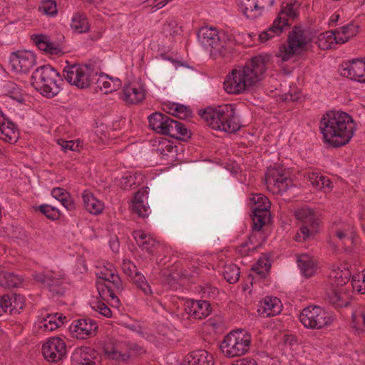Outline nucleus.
<instances>
[{
  "instance_id": "f257e3e1",
  "label": "nucleus",
  "mask_w": 365,
  "mask_h": 365,
  "mask_svg": "<svg viewBox=\"0 0 365 365\" xmlns=\"http://www.w3.org/2000/svg\"><path fill=\"white\" fill-rule=\"evenodd\" d=\"M270 58V55L261 53L234 68L224 81L225 91L237 95L251 90L264 78Z\"/></svg>"
},
{
  "instance_id": "f03ea898",
  "label": "nucleus",
  "mask_w": 365,
  "mask_h": 365,
  "mask_svg": "<svg viewBox=\"0 0 365 365\" xmlns=\"http://www.w3.org/2000/svg\"><path fill=\"white\" fill-rule=\"evenodd\" d=\"M319 130L325 143L339 148L349 143L356 131V125L348 113L331 110L321 117Z\"/></svg>"
},
{
  "instance_id": "7ed1b4c3",
  "label": "nucleus",
  "mask_w": 365,
  "mask_h": 365,
  "mask_svg": "<svg viewBox=\"0 0 365 365\" xmlns=\"http://www.w3.org/2000/svg\"><path fill=\"white\" fill-rule=\"evenodd\" d=\"M199 115L213 130L233 133L240 128L236 109L232 104L207 107L200 111Z\"/></svg>"
},
{
  "instance_id": "20e7f679",
  "label": "nucleus",
  "mask_w": 365,
  "mask_h": 365,
  "mask_svg": "<svg viewBox=\"0 0 365 365\" xmlns=\"http://www.w3.org/2000/svg\"><path fill=\"white\" fill-rule=\"evenodd\" d=\"M62 82L63 79L59 73L48 64L38 67L31 77L32 86L48 98L59 93Z\"/></svg>"
},
{
  "instance_id": "39448f33",
  "label": "nucleus",
  "mask_w": 365,
  "mask_h": 365,
  "mask_svg": "<svg viewBox=\"0 0 365 365\" xmlns=\"http://www.w3.org/2000/svg\"><path fill=\"white\" fill-rule=\"evenodd\" d=\"M299 6L300 4L295 0L284 1L278 16L274 19L272 25L259 35V41L265 43L274 36L281 34L284 28L289 24V21H293L298 17Z\"/></svg>"
},
{
  "instance_id": "423d86ee",
  "label": "nucleus",
  "mask_w": 365,
  "mask_h": 365,
  "mask_svg": "<svg viewBox=\"0 0 365 365\" xmlns=\"http://www.w3.org/2000/svg\"><path fill=\"white\" fill-rule=\"evenodd\" d=\"M63 68V76L66 81L71 86L80 89L90 88L97 79L98 71L91 65L73 63L67 61Z\"/></svg>"
},
{
  "instance_id": "0eeeda50",
  "label": "nucleus",
  "mask_w": 365,
  "mask_h": 365,
  "mask_svg": "<svg viewBox=\"0 0 365 365\" xmlns=\"http://www.w3.org/2000/svg\"><path fill=\"white\" fill-rule=\"evenodd\" d=\"M251 336L245 331L239 329L230 331L221 342L220 348L222 354L228 357L240 356L248 352L250 348Z\"/></svg>"
},
{
  "instance_id": "6e6552de",
  "label": "nucleus",
  "mask_w": 365,
  "mask_h": 365,
  "mask_svg": "<svg viewBox=\"0 0 365 365\" xmlns=\"http://www.w3.org/2000/svg\"><path fill=\"white\" fill-rule=\"evenodd\" d=\"M103 349L105 354L109 359L123 363H128L131 359L137 357L145 351L138 344L125 341L106 344Z\"/></svg>"
},
{
  "instance_id": "1a4fd4ad",
  "label": "nucleus",
  "mask_w": 365,
  "mask_h": 365,
  "mask_svg": "<svg viewBox=\"0 0 365 365\" xmlns=\"http://www.w3.org/2000/svg\"><path fill=\"white\" fill-rule=\"evenodd\" d=\"M297 218L301 221L300 230L296 234L297 242H304L312 237L318 231L320 225L319 214L314 210L302 207L296 212Z\"/></svg>"
},
{
  "instance_id": "9d476101",
  "label": "nucleus",
  "mask_w": 365,
  "mask_h": 365,
  "mask_svg": "<svg viewBox=\"0 0 365 365\" xmlns=\"http://www.w3.org/2000/svg\"><path fill=\"white\" fill-rule=\"evenodd\" d=\"M299 320L306 328L321 329L330 326L334 318L331 313L321 307L309 306L302 311Z\"/></svg>"
},
{
  "instance_id": "9b49d317",
  "label": "nucleus",
  "mask_w": 365,
  "mask_h": 365,
  "mask_svg": "<svg viewBox=\"0 0 365 365\" xmlns=\"http://www.w3.org/2000/svg\"><path fill=\"white\" fill-rule=\"evenodd\" d=\"M309 41V38L305 31L300 27L294 26L289 33L287 43L280 46L278 56L283 61H287L295 54L299 53Z\"/></svg>"
},
{
  "instance_id": "f8f14e48",
  "label": "nucleus",
  "mask_w": 365,
  "mask_h": 365,
  "mask_svg": "<svg viewBox=\"0 0 365 365\" xmlns=\"http://www.w3.org/2000/svg\"><path fill=\"white\" fill-rule=\"evenodd\" d=\"M267 190L273 194L282 195L292 186L291 178L285 175L284 170L280 167H269L265 173Z\"/></svg>"
},
{
  "instance_id": "ddd939ff",
  "label": "nucleus",
  "mask_w": 365,
  "mask_h": 365,
  "mask_svg": "<svg viewBox=\"0 0 365 365\" xmlns=\"http://www.w3.org/2000/svg\"><path fill=\"white\" fill-rule=\"evenodd\" d=\"M197 36L198 42L205 48H210L215 54L225 55L222 41L224 34L220 33L216 27L202 26L197 31Z\"/></svg>"
},
{
  "instance_id": "4468645a",
  "label": "nucleus",
  "mask_w": 365,
  "mask_h": 365,
  "mask_svg": "<svg viewBox=\"0 0 365 365\" xmlns=\"http://www.w3.org/2000/svg\"><path fill=\"white\" fill-rule=\"evenodd\" d=\"M42 354L44 359L52 363L62 360L66 354V345L60 337L49 338L42 346Z\"/></svg>"
},
{
  "instance_id": "2eb2a0df",
  "label": "nucleus",
  "mask_w": 365,
  "mask_h": 365,
  "mask_svg": "<svg viewBox=\"0 0 365 365\" xmlns=\"http://www.w3.org/2000/svg\"><path fill=\"white\" fill-rule=\"evenodd\" d=\"M33 277L36 282L44 284L53 295H63L64 294L65 288L63 286V274L61 272L54 273L53 272L49 273L41 272H35Z\"/></svg>"
},
{
  "instance_id": "dca6fc26",
  "label": "nucleus",
  "mask_w": 365,
  "mask_h": 365,
  "mask_svg": "<svg viewBox=\"0 0 365 365\" xmlns=\"http://www.w3.org/2000/svg\"><path fill=\"white\" fill-rule=\"evenodd\" d=\"M97 330L96 321L91 318L74 320L70 326L73 336L79 339H86L96 335Z\"/></svg>"
},
{
  "instance_id": "f3484780",
  "label": "nucleus",
  "mask_w": 365,
  "mask_h": 365,
  "mask_svg": "<svg viewBox=\"0 0 365 365\" xmlns=\"http://www.w3.org/2000/svg\"><path fill=\"white\" fill-rule=\"evenodd\" d=\"M9 62L16 72L27 73L34 66L36 57L33 52L17 51L11 54Z\"/></svg>"
},
{
  "instance_id": "a211bd4d",
  "label": "nucleus",
  "mask_w": 365,
  "mask_h": 365,
  "mask_svg": "<svg viewBox=\"0 0 365 365\" xmlns=\"http://www.w3.org/2000/svg\"><path fill=\"white\" fill-rule=\"evenodd\" d=\"M71 365H101L95 349L88 346L75 349L71 356Z\"/></svg>"
},
{
  "instance_id": "6ab92c4d",
  "label": "nucleus",
  "mask_w": 365,
  "mask_h": 365,
  "mask_svg": "<svg viewBox=\"0 0 365 365\" xmlns=\"http://www.w3.org/2000/svg\"><path fill=\"white\" fill-rule=\"evenodd\" d=\"M340 73L342 76L365 83V59L356 58L346 62Z\"/></svg>"
},
{
  "instance_id": "aec40b11",
  "label": "nucleus",
  "mask_w": 365,
  "mask_h": 365,
  "mask_svg": "<svg viewBox=\"0 0 365 365\" xmlns=\"http://www.w3.org/2000/svg\"><path fill=\"white\" fill-rule=\"evenodd\" d=\"M185 312L191 319L202 320L212 312L210 303L207 300H188L185 304Z\"/></svg>"
},
{
  "instance_id": "412c9836",
  "label": "nucleus",
  "mask_w": 365,
  "mask_h": 365,
  "mask_svg": "<svg viewBox=\"0 0 365 365\" xmlns=\"http://www.w3.org/2000/svg\"><path fill=\"white\" fill-rule=\"evenodd\" d=\"M268 6L274 4V0H269ZM266 6L265 0H240L239 10L247 18L254 19L262 14Z\"/></svg>"
},
{
  "instance_id": "4be33fe9",
  "label": "nucleus",
  "mask_w": 365,
  "mask_h": 365,
  "mask_svg": "<svg viewBox=\"0 0 365 365\" xmlns=\"http://www.w3.org/2000/svg\"><path fill=\"white\" fill-rule=\"evenodd\" d=\"M282 310V304L277 297L267 296L259 302L257 313L262 317H271L279 314Z\"/></svg>"
},
{
  "instance_id": "5701e85b",
  "label": "nucleus",
  "mask_w": 365,
  "mask_h": 365,
  "mask_svg": "<svg viewBox=\"0 0 365 365\" xmlns=\"http://www.w3.org/2000/svg\"><path fill=\"white\" fill-rule=\"evenodd\" d=\"M145 90L138 83H129L123 88L121 98L129 105H134L140 103L145 99Z\"/></svg>"
},
{
  "instance_id": "b1692460",
  "label": "nucleus",
  "mask_w": 365,
  "mask_h": 365,
  "mask_svg": "<svg viewBox=\"0 0 365 365\" xmlns=\"http://www.w3.org/2000/svg\"><path fill=\"white\" fill-rule=\"evenodd\" d=\"M324 300L335 308H341L348 305L346 294L341 292V288L326 284L324 287Z\"/></svg>"
},
{
  "instance_id": "393cba45",
  "label": "nucleus",
  "mask_w": 365,
  "mask_h": 365,
  "mask_svg": "<svg viewBox=\"0 0 365 365\" xmlns=\"http://www.w3.org/2000/svg\"><path fill=\"white\" fill-rule=\"evenodd\" d=\"M149 126L156 133L168 135L170 121L172 119L168 115L163 113L155 112L150 115L148 118Z\"/></svg>"
},
{
  "instance_id": "a878e982",
  "label": "nucleus",
  "mask_w": 365,
  "mask_h": 365,
  "mask_svg": "<svg viewBox=\"0 0 365 365\" xmlns=\"http://www.w3.org/2000/svg\"><path fill=\"white\" fill-rule=\"evenodd\" d=\"M83 205L84 209L92 215H98L102 212L104 209V204L98 200L88 190H84L82 194Z\"/></svg>"
},
{
  "instance_id": "bb28decb",
  "label": "nucleus",
  "mask_w": 365,
  "mask_h": 365,
  "mask_svg": "<svg viewBox=\"0 0 365 365\" xmlns=\"http://www.w3.org/2000/svg\"><path fill=\"white\" fill-rule=\"evenodd\" d=\"M132 235L136 244L142 250L153 254L157 242L150 235L141 230H134Z\"/></svg>"
},
{
  "instance_id": "cd10ccee",
  "label": "nucleus",
  "mask_w": 365,
  "mask_h": 365,
  "mask_svg": "<svg viewBox=\"0 0 365 365\" xmlns=\"http://www.w3.org/2000/svg\"><path fill=\"white\" fill-rule=\"evenodd\" d=\"M297 262L304 277L310 278L315 274L317 269V262L312 256L307 254L299 255Z\"/></svg>"
},
{
  "instance_id": "c85d7f7f",
  "label": "nucleus",
  "mask_w": 365,
  "mask_h": 365,
  "mask_svg": "<svg viewBox=\"0 0 365 365\" xmlns=\"http://www.w3.org/2000/svg\"><path fill=\"white\" fill-rule=\"evenodd\" d=\"M147 199V190L137 192L133 197V211L142 218L148 217L150 213V207L148 205Z\"/></svg>"
},
{
  "instance_id": "c756f323",
  "label": "nucleus",
  "mask_w": 365,
  "mask_h": 365,
  "mask_svg": "<svg viewBox=\"0 0 365 365\" xmlns=\"http://www.w3.org/2000/svg\"><path fill=\"white\" fill-rule=\"evenodd\" d=\"M32 40L39 49L50 54L58 55L62 51L59 44L51 41L48 36L35 34L32 36Z\"/></svg>"
},
{
  "instance_id": "7c9ffc66",
  "label": "nucleus",
  "mask_w": 365,
  "mask_h": 365,
  "mask_svg": "<svg viewBox=\"0 0 365 365\" xmlns=\"http://www.w3.org/2000/svg\"><path fill=\"white\" fill-rule=\"evenodd\" d=\"M333 235H335L341 241H350L353 243L354 227L350 223L339 221L334 222L331 228Z\"/></svg>"
},
{
  "instance_id": "2f4dec72",
  "label": "nucleus",
  "mask_w": 365,
  "mask_h": 365,
  "mask_svg": "<svg viewBox=\"0 0 365 365\" xmlns=\"http://www.w3.org/2000/svg\"><path fill=\"white\" fill-rule=\"evenodd\" d=\"M0 138L5 142H15L17 138L16 126L9 120L0 110Z\"/></svg>"
},
{
  "instance_id": "473e14b6",
  "label": "nucleus",
  "mask_w": 365,
  "mask_h": 365,
  "mask_svg": "<svg viewBox=\"0 0 365 365\" xmlns=\"http://www.w3.org/2000/svg\"><path fill=\"white\" fill-rule=\"evenodd\" d=\"M96 284L98 294L103 301L119 303V299L116 294L122 291H117L112 284L101 280H97Z\"/></svg>"
},
{
  "instance_id": "72a5a7b5",
  "label": "nucleus",
  "mask_w": 365,
  "mask_h": 365,
  "mask_svg": "<svg viewBox=\"0 0 365 365\" xmlns=\"http://www.w3.org/2000/svg\"><path fill=\"white\" fill-rule=\"evenodd\" d=\"M109 269L107 270H101L98 274V280L112 284L115 287L117 291H123V285L121 279L117 273L113 264L109 265Z\"/></svg>"
},
{
  "instance_id": "f704fd0d",
  "label": "nucleus",
  "mask_w": 365,
  "mask_h": 365,
  "mask_svg": "<svg viewBox=\"0 0 365 365\" xmlns=\"http://www.w3.org/2000/svg\"><path fill=\"white\" fill-rule=\"evenodd\" d=\"M263 205L262 208H253L252 211V231L260 233L259 231L265 223L269 221L270 217V212Z\"/></svg>"
},
{
  "instance_id": "c9c22d12",
  "label": "nucleus",
  "mask_w": 365,
  "mask_h": 365,
  "mask_svg": "<svg viewBox=\"0 0 365 365\" xmlns=\"http://www.w3.org/2000/svg\"><path fill=\"white\" fill-rule=\"evenodd\" d=\"M317 43L322 50L331 49L334 48L335 45L340 44L335 30L321 33L318 36Z\"/></svg>"
},
{
  "instance_id": "e433bc0d",
  "label": "nucleus",
  "mask_w": 365,
  "mask_h": 365,
  "mask_svg": "<svg viewBox=\"0 0 365 365\" xmlns=\"http://www.w3.org/2000/svg\"><path fill=\"white\" fill-rule=\"evenodd\" d=\"M184 365H214V362L211 355L200 351L187 355Z\"/></svg>"
},
{
  "instance_id": "4c0bfd02",
  "label": "nucleus",
  "mask_w": 365,
  "mask_h": 365,
  "mask_svg": "<svg viewBox=\"0 0 365 365\" xmlns=\"http://www.w3.org/2000/svg\"><path fill=\"white\" fill-rule=\"evenodd\" d=\"M58 313L54 314H46L45 316L42 317V319L39 322V327L45 331H51L56 329L61 324H63V321L66 317H62L61 316L57 317Z\"/></svg>"
},
{
  "instance_id": "58836bf2",
  "label": "nucleus",
  "mask_w": 365,
  "mask_h": 365,
  "mask_svg": "<svg viewBox=\"0 0 365 365\" xmlns=\"http://www.w3.org/2000/svg\"><path fill=\"white\" fill-rule=\"evenodd\" d=\"M22 278L14 272L0 271V286L6 289L19 287L22 283Z\"/></svg>"
},
{
  "instance_id": "ea45409f",
  "label": "nucleus",
  "mask_w": 365,
  "mask_h": 365,
  "mask_svg": "<svg viewBox=\"0 0 365 365\" xmlns=\"http://www.w3.org/2000/svg\"><path fill=\"white\" fill-rule=\"evenodd\" d=\"M70 26L73 31L77 34H84L90 29L87 17L80 13H76L73 15Z\"/></svg>"
},
{
  "instance_id": "a19ab883",
  "label": "nucleus",
  "mask_w": 365,
  "mask_h": 365,
  "mask_svg": "<svg viewBox=\"0 0 365 365\" xmlns=\"http://www.w3.org/2000/svg\"><path fill=\"white\" fill-rule=\"evenodd\" d=\"M170 123L169 136L179 140H185L190 137V130L187 129L183 123L174 119H172Z\"/></svg>"
},
{
  "instance_id": "79ce46f5",
  "label": "nucleus",
  "mask_w": 365,
  "mask_h": 365,
  "mask_svg": "<svg viewBox=\"0 0 365 365\" xmlns=\"http://www.w3.org/2000/svg\"><path fill=\"white\" fill-rule=\"evenodd\" d=\"M339 38V42L342 44L346 42L350 38L356 36L359 32V26L354 24L349 23L341 27L335 29Z\"/></svg>"
},
{
  "instance_id": "37998d69",
  "label": "nucleus",
  "mask_w": 365,
  "mask_h": 365,
  "mask_svg": "<svg viewBox=\"0 0 365 365\" xmlns=\"http://www.w3.org/2000/svg\"><path fill=\"white\" fill-rule=\"evenodd\" d=\"M348 281L349 274L347 272L337 269L331 271L327 284L341 288Z\"/></svg>"
},
{
  "instance_id": "c03bdc74",
  "label": "nucleus",
  "mask_w": 365,
  "mask_h": 365,
  "mask_svg": "<svg viewBox=\"0 0 365 365\" xmlns=\"http://www.w3.org/2000/svg\"><path fill=\"white\" fill-rule=\"evenodd\" d=\"M131 282L135 288L140 291L145 296L150 297L153 294L151 287L147 281L145 277L140 272H136L131 279Z\"/></svg>"
},
{
  "instance_id": "a18cd8bd",
  "label": "nucleus",
  "mask_w": 365,
  "mask_h": 365,
  "mask_svg": "<svg viewBox=\"0 0 365 365\" xmlns=\"http://www.w3.org/2000/svg\"><path fill=\"white\" fill-rule=\"evenodd\" d=\"M352 326L356 330L365 331V307H358L352 312Z\"/></svg>"
},
{
  "instance_id": "49530a36",
  "label": "nucleus",
  "mask_w": 365,
  "mask_h": 365,
  "mask_svg": "<svg viewBox=\"0 0 365 365\" xmlns=\"http://www.w3.org/2000/svg\"><path fill=\"white\" fill-rule=\"evenodd\" d=\"M223 277L230 284L236 283L240 278V268L234 264H227L224 267Z\"/></svg>"
},
{
  "instance_id": "de8ad7c7",
  "label": "nucleus",
  "mask_w": 365,
  "mask_h": 365,
  "mask_svg": "<svg viewBox=\"0 0 365 365\" xmlns=\"http://www.w3.org/2000/svg\"><path fill=\"white\" fill-rule=\"evenodd\" d=\"M271 267L269 259L264 256L260 257L257 262L253 265L252 270L259 277H265Z\"/></svg>"
},
{
  "instance_id": "09e8293b",
  "label": "nucleus",
  "mask_w": 365,
  "mask_h": 365,
  "mask_svg": "<svg viewBox=\"0 0 365 365\" xmlns=\"http://www.w3.org/2000/svg\"><path fill=\"white\" fill-rule=\"evenodd\" d=\"M10 302H11L10 307V314H19L25 307V298L21 294L9 295Z\"/></svg>"
},
{
  "instance_id": "8fccbe9b",
  "label": "nucleus",
  "mask_w": 365,
  "mask_h": 365,
  "mask_svg": "<svg viewBox=\"0 0 365 365\" xmlns=\"http://www.w3.org/2000/svg\"><path fill=\"white\" fill-rule=\"evenodd\" d=\"M163 31L167 36L175 37L181 34L182 29L175 20L171 19L164 23Z\"/></svg>"
},
{
  "instance_id": "3c124183",
  "label": "nucleus",
  "mask_w": 365,
  "mask_h": 365,
  "mask_svg": "<svg viewBox=\"0 0 365 365\" xmlns=\"http://www.w3.org/2000/svg\"><path fill=\"white\" fill-rule=\"evenodd\" d=\"M38 10L43 14L54 16L58 13L56 2L54 0H43L39 5Z\"/></svg>"
},
{
  "instance_id": "603ef678",
  "label": "nucleus",
  "mask_w": 365,
  "mask_h": 365,
  "mask_svg": "<svg viewBox=\"0 0 365 365\" xmlns=\"http://www.w3.org/2000/svg\"><path fill=\"white\" fill-rule=\"evenodd\" d=\"M351 285L354 290L359 294H365V273L354 275L351 279Z\"/></svg>"
},
{
  "instance_id": "864d4df0",
  "label": "nucleus",
  "mask_w": 365,
  "mask_h": 365,
  "mask_svg": "<svg viewBox=\"0 0 365 365\" xmlns=\"http://www.w3.org/2000/svg\"><path fill=\"white\" fill-rule=\"evenodd\" d=\"M108 76L104 73H100L97 75V79L93 84H96L97 87L100 89H105V93L112 92L115 90V87L111 85V83L109 80H108Z\"/></svg>"
},
{
  "instance_id": "5fc2aeb1",
  "label": "nucleus",
  "mask_w": 365,
  "mask_h": 365,
  "mask_svg": "<svg viewBox=\"0 0 365 365\" xmlns=\"http://www.w3.org/2000/svg\"><path fill=\"white\" fill-rule=\"evenodd\" d=\"M38 210L47 218L52 220L58 219L60 216L58 210L48 205H41L38 207Z\"/></svg>"
},
{
  "instance_id": "6e6d98bb",
  "label": "nucleus",
  "mask_w": 365,
  "mask_h": 365,
  "mask_svg": "<svg viewBox=\"0 0 365 365\" xmlns=\"http://www.w3.org/2000/svg\"><path fill=\"white\" fill-rule=\"evenodd\" d=\"M91 308L98 312L103 316L109 318L112 316V312L110 309L103 302L94 300L91 302Z\"/></svg>"
},
{
  "instance_id": "4d7b16f0",
  "label": "nucleus",
  "mask_w": 365,
  "mask_h": 365,
  "mask_svg": "<svg viewBox=\"0 0 365 365\" xmlns=\"http://www.w3.org/2000/svg\"><path fill=\"white\" fill-rule=\"evenodd\" d=\"M137 183H139V182L137 181L136 175L128 173L122 177L120 187L124 190H130Z\"/></svg>"
},
{
  "instance_id": "13d9d810",
  "label": "nucleus",
  "mask_w": 365,
  "mask_h": 365,
  "mask_svg": "<svg viewBox=\"0 0 365 365\" xmlns=\"http://www.w3.org/2000/svg\"><path fill=\"white\" fill-rule=\"evenodd\" d=\"M123 272L131 279L136 272H140L135 264L129 259H124L122 263Z\"/></svg>"
},
{
  "instance_id": "bf43d9fd",
  "label": "nucleus",
  "mask_w": 365,
  "mask_h": 365,
  "mask_svg": "<svg viewBox=\"0 0 365 365\" xmlns=\"http://www.w3.org/2000/svg\"><path fill=\"white\" fill-rule=\"evenodd\" d=\"M251 201L254 202L255 207L253 208H262L263 205L265 206L268 210L270 205V202L268 198L262 194H255L250 198Z\"/></svg>"
},
{
  "instance_id": "052dcab7",
  "label": "nucleus",
  "mask_w": 365,
  "mask_h": 365,
  "mask_svg": "<svg viewBox=\"0 0 365 365\" xmlns=\"http://www.w3.org/2000/svg\"><path fill=\"white\" fill-rule=\"evenodd\" d=\"M174 107V111H168L172 115L181 119H185L190 115V111L186 106L178 104V106Z\"/></svg>"
},
{
  "instance_id": "680f3d73",
  "label": "nucleus",
  "mask_w": 365,
  "mask_h": 365,
  "mask_svg": "<svg viewBox=\"0 0 365 365\" xmlns=\"http://www.w3.org/2000/svg\"><path fill=\"white\" fill-rule=\"evenodd\" d=\"M58 144L61 145L63 151L71 150L77 151L79 148V141L76 142L74 140H66L63 139H58L57 141Z\"/></svg>"
},
{
  "instance_id": "e2e57ef3",
  "label": "nucleus",
  "mask_w": 365,
  "mask_h": 365,
  "mask_svg": "<svg viewBox=\"0 0 365 365\" xmlns=\"http://www.w3.org/2000/svg\"><path fill=\"white\" fill-rule=\"evenodd\" d=\"M10 300L9 294L0 296V317L4 314H10V306L11 304Z\"/></svg>"
},
{
  "instance_id": "0e129e2a",
  "label": "nucleus",
  "mask_w": 365,
  "mask_h": 365,
  "mask_svg": "<svg viewBox=\"0 0 365 365\" xmlns=\"http://www.w3.org/2000/svg\"><path fill=\"white\" fill-rule=\"evenodd\" d=\"M258 235H261V233L252 231L248 240L245 242V244H247V246L250 247V249H252V251H256L258 248L262 247V242L257 241Z\"/></svg>"
},
{
  "instance_id": "69168bd1",
  "label": "nucleus",
  "mask_w": 365,
  "mask_h": 365,
  "mask_svg": "<svg viewBox=\"0 0 365 365\" xmlns=\"http://www.w3.org/2000/svg\"><path fill=\"white\" fill-rule=\"evenodd\" d=\"M200 292L203 297L214 298L218 294V289L210 284L201 287Z\"/></svg>"
},
{
  "instance_id": "338daca9",
  "label": "nucleus",
  "mask_w": 365,
  "mask_h": 365,
  "mask_svg": "<svg viewBox=\"0 0 365 365\" xmlns=\"http://www.w3.org/2000/svg\"><path fill=\"white\" fill-rule=\"evenodd\" d=\"M322 175L317 173H312L308 174V180L310 183L316 188L322 189L323 188V183L322 181Z\"/></svg>"
},
{
  "instance_id": "774afa93",
  "label": "nucleus",
  "mask_w": 365,
  "mask_h": 365,
  "mask_svg": "<svg viewBox=\"0 0 365 365\" xmlns=\"http://www.w3.org/2000/svg\"><path fill=\"white\" fill-rule=\"evenodd\" d=\"M69 194L68 192L61 187H54L51 190L52 196L59 202H61L65 197H68Z\"/></svg>"
}]
</instances>
